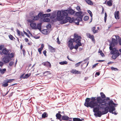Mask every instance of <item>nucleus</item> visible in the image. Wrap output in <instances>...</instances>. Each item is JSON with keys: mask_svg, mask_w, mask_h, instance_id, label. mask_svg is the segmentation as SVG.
<instances>
[{"mask_svg": "<svg viewBox=\"0 0 121 121\" xmlns=\"http://www.w3.org/2000/svg\"><path fill=\"white\" fill-rule=\"evenodd\" d=\"M102 101L100 97L97 98L92 97L91 98H87L85 99L84 105L88 108L89 107L93 108V111L95 116L100 117L102 115L107 113L108 112L110 113L117 114L116 112H113L115 110V107L117 104L115 103L112 100H111L108 103L102 104Z\"/></svg>", "mask_w": 121, "mask_h": 121, "instance_id": "1", "label": "nucleus"}, {"mask_svg": "<svg viewBox=\"0 0 121 121\" xmlns=\"http://www.w3.org/2000/svg\"><path fill=\"white\" fill-rule=\"evenodd\" d=\"M74 11L72 9L69 10H62L58 11L56 14L57 19L58 21H60L64 18L65 16H68V14L73 15L74 14Z\"/></svg>", "mask_w": 121, "mask_h": 121, "instance_id": "2", "label": "nucleus"}, {"mask_svg": "<svg viewBox=\"0 0 121 121\" xmlns=\"http://www.w3.org/2000/svg\"><path fill=\"white\" fill-rule=\"evenodd\" d=\"M112 55V58L114 60L115 59L117 58L120 55V53L116 49H114L112 51H111L110 52Z\"/></svg>", "mask_w": 121, "mask_h": 121, "instance_id": "3", "label": "nucleus"}, {"mask_svg": "<svg viewBox=\"0 0 121 121\" xmlns=\"http://www.w3.org/2000/svg\"><path fill=\"white\" fill-rule=\"evenodd\" d=\"M65 18V19L64 20H61L62 23V24L65 23L67 22L68 21L70 23H72L73 21L74 18L72 17L71 18L70 17L67 16H66Z\"/></svg>", "mask_w": 121, "mask_h": 121, "instance_id": "4", "label": "nucleus"}, {"mask_svg": "<svg viewBox=\"0 0 121 121\" xmlns=\"http://www.w3.org/2000/svg\"><path fill=\"white\" fill-rule=\"evenodd\" d=\"M74 37L75 39H76L75 41L76 43L82 44L81 42L82 38L80 36H78V34L75 33L74 34Z\"/></svg>", "mask_w": 121, "mask_h": 121, "instance_id": "5", "label": "nucleus"}, {"mask_svg": "<svg viewBox=\"0 0 121 121\" xmlns=\"http://www.w3.org/2000/svg\"><path fill=\"white\" fill-rule=\"evenodd\" d=\"M75 41V40L74 39L71 38L67 43L68 46L70 50H72V48L73 46V43Z\"/></svg>", "mask_w": 121, "mask_h": 121, "instance_id": "6", "label": "nucleus"}, {"mask_svg": "<svg viewBox=\"0 0 121 121\" xmlns=\"http://www.w3.org/2000/svg\"><path fill=\"white\" fill-rule=\"evenodd\" d=\"M82 17H78L75 19H74L73 22L75 23L77 25L79 24V22L82 21Z\"/></svg>", "mask_w": 121, "mask_h": 121, "instance_id": "7", "label": "nucleus"}, {"mask_svg": "<svg viewBox=\"0 0 121 121\" xmlns=\"http://www.w3.org/2000/svg\"><path fill=\"white\" fill-rule=\"evenodd\" d=\"M11 50L7 49L6 48L3 49L2 50V53L4 55L8 56L9 53L10 52Z\"/></svg>", "mask_w": 121, "mask_h": 121, "instance_id": "8", "label": "nucleus"}, {"mask_svg": "<svg viewBox=\"0 0 121 121\" xmlns=\"http://www.w3.org/2000/svg\"><path fill=\"white\" fill-rule=\"evenodd\" d=\"M10 59L8 56L4 57L2 59V61L5 63L9 62L10 60Z\"/></svg>", "mask_w": 121, "mask_h": 121, "instance_id": "9", "label": "nucleus"}, {"mask_svg": "<svg viewBox=\"0 0 121 121\" xmlns=\"http://www.w3.org/2000/svg\"><path fill=\"white\" fill-rule=\"evenodd\" d=\"M42 64L44 66L49 68H51V65L50 63L48 61L42 63Z\"/></svg>", "mask_w": 121, "mask_h": 121, "instance_id": "10", "label": "nucleus"}, {"mask_svg": "<svg viewBox=\"0 0 121 121\" xmlns=\"http://www.w3.org/2000/svg\"><path fill=\"white\" fill-rule=\"evenodd\" d=\"M70 72L73 74H81V72L80 71H77L76 69H73L70 71Z\"/></svg>", "mask_w": 121, "mask_h": 121, "instance_id": "11", "label": "nucleus"}, {"mask_svg": "<svg viewBox=\"0 0 121 121\" xmlns=\"http://www.w3.org/2000/svg\"><path fill=\"white\" fill-rule=\"evenodd\" d=\"M62 120L64 121H68L69 120V119H71V118H69L68 116H63L61 117Z\"/></svg>", "mask_w": 121, "mask_h": 121, "instance_id": "12", "label": "nucleus"}, {"mask_svg": "<svg viewBox=\"0 0 121 121\" xmlns=\"http://www.w3.org/2000/svg\"><path fill=\"white\" fill-rule=\"evenodd\" d=\"M119 12L117 11L115 13V17L116 19H120L119 16Z\"/></svg>", "mask_w": 121, "mask_h": 121, "instance_id": "13", "label": "nucleus"}, {"mask_svg": "<svg viewBox=\"0 0 121 121\" xmlns=\"http://www.w3.org/2000/svg\"><path fill=\"white\" fill-rule=\"evenodd\" d=\"M95 29L96 27L95 26L91 28V30L94 34L97 33L98 32V30Z\"/></svg>", "mask_w": 121, "mask_h": 121, "instance_id": "14", "label": "nucleus"}, {"mask_svg": "<svg viewBox=\"0 0 121 121\" xmlns=\"http://www.w3.org/2000/svg\"><path fill=\"white\" fill-rule=\"evenodd\" d=\"M100 95H101V97L99 96V97H96V98H97L98 97H100L101 99H102V104H103V103H104V102H103V100H102V98H106V96H105V95H104V94L102 92H101L100 93Z\"/></svg>", "mask_w": 121, "mask_h": 121, "instance_id": "15", "label": "nucleus"}, {"mask_svg": "<svg viewBox=\"0 0 121 121\" xmlns=\"http://www.w3.org/2000/svg\"><path fill=\"white\" fill-rule=\"evenodd\" d=\"M42 23H40L37 24V26H36V29H38L39 30H41V29Z\"/></svg>", "mask_w": 121, "mask_h": 121, "instance_id": "16", "label": "nucleus"}, {"mask_svg": "<svg viewBox=\"0 0 121 121\" xmlns=\"http://www.w3.org/2000/svg\"><path fill=\"white\" fill-rule=\"evenodd\" d=\"M56 11H55L53 12L52 15L50 17V18L51 19H53L55 18L56 16Z\"/></svg>", "mask_w": 121, "mask_h": 121, "instance_id": "17", "label": "nucleus"}, {"mask_svg": "<svg viewBox=\"0 0 121 121\" xmlns=\"http://www.w3.org/2000/svg\"><path fill=\"white\" fill-rule=\"evenodd\" d=\"M31 18L33 20H38L39 18V17L37 15L35 16H31Z\"/></svg>", "mask_w": 121, "mask_h": 121, "instance_id": "18", "label": "nucleus"}, {"mask_svg": "<svg viewBox=\"0 0 121 121\" xmlns=\"http://www.w3.org/2000/svg\"><path fill=\"white\" fill-rule=\"evenodd\" d=\"M14 53L12 52L11 53H9L8 55V57H9V58L10 59L11 58L14 57Z\"/></svg>", "mask_w": 121, "mask_h": 121, "instance_id": "19", "label": "nucleus"}, {"mask_svg": "<svg viewBox=\"0 0 121 121\" xmlns=\"http://www.w3.org/2000/svg\"><path fill=\"white\" fill-rule=\"evenodd\" d=\"M77 44H76L75 45V46H73V47L72 48V49H75L76 50H77L78 49V47H79L80 46H82V44H81L80 43V44L77 43Z\"/></svg>", "mask_w": 121, "mask_h": 121, "instance_id": "20", "label": "nucleus"}, {"mask_svg": "<svg viewBox=\"0 0 121 121\" xmlns=\"http://www.w3.org/2000/svg\"><path fill=\"white\" fill-rule=\"evenodd\" d=\"M36 24L35 23H30V26L32 29H36Z\"/></svg>", "mask_w": 121, "mask_h": 121, "instance_id": "21", "label": "nucleus"}, {"mask_svg": "<svg viewBox=\"0 0 121 121\" xmlns=\"http://www.w3.org/2000/svg\"><path fill=\"white\" fill-rule=\"evenodd\" d=\"M107 5L109 6H111L112 5V0H109L107 2Z\"/></svg>", "mask_w": 121, "mask_h": 121, "instance_id": "22", "label": "nucleus"}, {"mask_svg": "<svg viewBox=\"0 0 121 121\" xmlns=\"http://www.w3.org/2000/svg\"><path fill=\"white\" fill-rule=\"evenodd\" d=\"M42 33L45 35H47L48 33V31L47 29H44L42 30Z\"/></svg>", "mask_w": 121, "mask_h": 121, "instance_id": "23", "label": "nucleus"}, {"mask_svg": "<svg viewBox=\"0 0 121 121\" xmlns=\"http://www.w3.org/2000/svg\"><path fill=\"white\" fill-rule=\"evenodd\" d=\"M48 47L49 49L51 51H53L54 52L55 51V48L53 47L52 46L50 45H49L48 46Z\"/></svg>", "mask_w": 121, "mask_h": 121, "instance_id": "24", "label": "nucleus"}, {"mask_svg": "<svg viewBox=\"0 0 121 121\" xmlns=\"http://www.w3.org/2000/svg\"><path fill=\"white\" fill-rule=\"evenodd\" d=\"M85 1L89 5H92L93 4V3L90 0H85Z\"/></svg>", "mask_w": 121, "mask_h": 121, "instance_id": "25", "label": "nucleus"}, {"mask_svg": "<svg viewBox=\"0 0 121 121\" xmlns=\"http://www.w3.org/2000/svg\"><path fill=\"white\" fill-rule=\"evenodd\" d=\"M31 74V73L26 74L23 77V79L27 78H28L30 76Z\"/></svg>", "mask_w": 121, "mask_h": 121, "instance_id": "26", "label": "nucleus"}, {"mask_svg": "<svg viewBox=\"0 0 121 121\" xmlns=\"http://www.w3.org/2000/svg\"><path fill=\"white\" fill-rule=\"evenodd\" d=\"M48 114L46 112H44L42 115V117L43 118H45L47 117Z\"/></svg>", "mask_w": 121, "mask_h": 121, "instance_id": "27", "label": "nucleus"}, {"mask_svg": "<svg viewBox=\"0 0 121 121\" xmlns=\"http://www.w3.org/2000/svg\"><path fill=\"white\" fill-rule=\"evenodd\" d=\"M112 43L114 45H116L117 43V41L115 39H112Z\"/></svg>", "mask_w": 121, "mask_h": 121, "instance_id": "28", "label": "nucleus"}, {"mask_svg": "<svg viewBox=\"0 0 121 121\" xmlns=\"http://www.w3.org/2000/svg\"><path fill=\"white\" fill-rule=\"evenodd\" d=\"M61 114L59 113H57L56 115V116L57 118L59 120L61 118Z\"/></svg>", "mask_w": 121, "mask_h": 121, "instance_id": "29", "label": "nucleus"}, {"mask_svg": "<svg viewBox=\"0 0 121 121\" xmlns=\"http://www.w3.org/2000/svg\"><path fill=\"white\" fill-rule=\"evenodd\" d=\"M50 19L48 18H44L43 20V21L44 22H50Z\"/></svg>", "mask_w": 121, "mask_h": 121, "instance_id": "30", "label": "nucleus"}, {"mask_svg": "<svg viewBox=\"0 0 121 121\" xmlns=\"http://www.w3.org/2000/svg\"><path fill=\"white\" fill-rule=\"evenodd\" d=\"M6 69H0V73L2 74H3L6 71Z\"/></svg>", "mask_w": 121, "mask_h": 121, "instance_id": "31", "label": "nucleus"}, {"mask_svg": "<svg viewBox=\"0 0 121 121\" xmlns=\"http://www.w3.org/2000/svg\"><path fill=\"white\" fill-rule=\"evenodd\" d=\"M51 16V14L50 13L48 14H43V17H50Z\"/></svg>", "mask_w": 121, "mask_h": 121, "instance_id": "32", "label": "nucleus"}, {"mask_svg": "<svg viewBox=\"0 0 121 121\" xmlns=\"http://www.w3.org/2000/svg\"><path fill=\"white\" fill-rule=\"evenodd\" d=\"M73 121H82L79 118H74L73 119Z\"/></svg>", "mask_w": 121, "mask_h": 121, "instance_id": "33", "label": "nucleus"}, {"mask_svg": "<svg viewBox=\"0 0 121 121\" xmlns=\"http://www.w3.org/2000/svg\"><path fill=\"white\" fill-rule=\"evenodd\" d=\"M14 79H7L6 80L5 82L7 83H10L12 82L14 80Z\"/></svg>", "mask_w": 121, "mask_h": 121, "instance_id": "34", "label": "nucleus"}, {"mask_svg": "<svg viewBox=\"0 0 121 121\" xmlns=\"http://www.w3.org/2000/svg\"><path fill=\"white\" fill-rule=\"evenodd\" d=\"M87 12L90 14V16L91 17V21H92V16H93V14H92V12H91V11L90 10H88L87 11Z\"/></svg>", "mask_w": 121, "mask_h": 121, "instance_id": "35", "label": "nucleus"}, {"mask_svg": "<svg viewBox=\"0 0 121 121\" xmlns=\"http://www.w3.org/2000/svg\"><path fill=\"white\" fill-rule=\"evenodd\" d=\"M99 52L100 53V54L102 57H103L104 56V55L102 52L101 50L100 49H99Z\"/></svg>", "mask_w": 121, "mask_h": 121, "instance_id": "36", "label": "nucleus"}, {"mask_svg": "<svg viewBox=\"0 0 121 121\" xmlns=\"http://www.w3.org/2000/svg\"><path fill=\"white\" fill-rule=\"evenodd\" d=\"M59 63L61 65H64L67 64V62L66 61H63V62H59Z\"/></svg>", "mask_w": 121, "mask_h": 121, "instance_id": "37", "label": "nucleus"}, {"mask_svg": "<svg viewBox=\"0 0 121 121\" xmlns=\"http://www.w3.org/2000/svg\"><path fill=\"white\" fill-rule=\"evenodd\" d=\"M43 12H40L38 14V15L39 17V18L40 17H42V16L43 17Z\"/></svg>", "mask_w": 121, "mask_h": 121, "instance_id": "38", "label": "nucleus"}, {"mask_svg": "<svg viewBox=\"0 0 121 121\" xmlns=\"http://www.w3.org/2000/svg\"><path fill=\"white\" fill-rule=\"evenodd\" d=\"M82 62V61H81L76 64L75 65V67H77L79 66L80 65L81 63Z\"/></svg>", "mask_w": 121, "mask_h": 121, "instance_id": "39", "label": "nucleus"}, {"mask_svg": "<svg viewBox=\"0 0 121 121\" xmlns=\"http://www.w3.org/2000/svg\"><path fill=\"white\" fill-rule=\"evenodd\" d=\"M89 19V17L87 16H86L84 17L83 20L84 21H87Z\"/></svg>", "mask_w": 121, "mask_h": 121, "instance_id": "40", "label": "nucleus"}, {"mask_svg": "<svg viewBox=\"0 0 121 121\" xmlns=\"http://www.w3.org/2000/svg\"><path fill=\"white\" fill-rule=\"evenodd\" d=\"M9 37L10 39L12 40H13V39H15V38L13 37V36L11 35H9Z\"/></svg>", "mask_w": 121, "mask_h": 121, "instance_id": "41", "label": "nucleus"}, {"mask_svg": "<svg viewBox=\"0 0 121 121\" xmlns=\"http://www.w3.org/2000/svg\"><path fill=\"white\" fill-rule=\"evenodd\" d=\"M107 14L106 13H105V16L104 17V20L105 22V23L107 20Z\"/></svg>", "mask_w": 121, "mask_h": 121, "instance_id": "42", "label": "nucleus"}, {"mask_svg": "<svg viewBox=\"0 0 121 121\" xmlns=\"http://www.w3.org/2000/svg\"><path fill=\"white\" fill-rule=\"evenodd\" d=\"M86 35L87 36V37L90 39H91V35L90 33H87L86 34Z\"/></svg>", "mask_w": 121, "mask_h": 121, "instance_id": "43", "label": "nucleus"}, {"mask_svg": "<svg viewBox=\"0 0 121 121\" xmlns=\"http://www.w3.org/2000/svg\"><path fill=\"white\" fill-rule=\"evenodd\" d=\"M22 51L23 52V54L24 56H25L26 55V51L24 49H23L22 50Z\"/></svg>", "mask_w": 121, "mask_h": 121, "instance_id": "44", "label": "nucleus"}, {"mask_svg": "<svg viewBox=\"0 0 121 121\" xmlns=\"http://www.w3.org/2000/svg\"><path fill=\"white\" fill-rule=\"evenodd\" d=\"M6 83H5L3 84H2V86L3 87H5L7 86L8 85V83H7V82H6Z\"/></svg>", "mask_w": 121, "mask_h": 121, "instance_id": "45", "label": "nucleus"}, {"mask_svg": "<svg viewBox=\"0 0 121 121\" xmlns=\"http://www.w3.org/2000/svg\"><path fill=\"white\" fill-rule=\"evenodd\" d=\"M28 22H29L30 23H34V21L33 20H32L31 19L28 20Z\"/></svg>", "mask_w": 121, "mask_h": 121, "instance_id": "46", "label": "nucleus"}, {"mask_svg": "<svg viewBox=\"0 0 121 121\" xmlns=\"http://www.w3.org/2000/svg\"><path fill=\"white\" fill-rule=\"evenodd\" d=\"M14 64V62L13 61H10L9 64V65L10 66H11Z\"/></svg>", "mask_w": 121, "mask_h": 121, "instance_id": "47", "label": "nucleus"}, {"mask_svg": "<svg viewBox=\"0 0 121 121\" xmlns=\"http://www.w3.org/2000/svg\"><path fill=\"white\" fill-rule=\"evenodd\" d=\"M17 31L18 35L19 36H20L21 35L20 31L18 29H17Z\"/></svg>", "mask_w": 121, "mask_h": 121, "instance_id": "48", "label": "nucleus"}, {"mask_svg": "<svg viewBox=\"0 0 121 121\" xmlns=\"http://www.w3.org/2000/svg\"><path fill=\"white\" fill-rule=\"evenodd\" d=\"M91 39L92 41L94 42L95 41V40L94 38V36L93 35H92L91 37Z\"/></svg>", "mask_w": 121, "mask_h": 121, "instance_id": "49", "label": "nucleus"}, {"mask_svg": "<svg viewBox=\"0 0 121 121\" xmlns=\"http://www.w3.org/2000/svg\"><path fill=\"white\" fill-rule=\"evenodd\" d=\"M43 49H42L40 48L38 49V51L40 54H41V51Z\"/></svg>", "mask_w": 121, "mask_h": 121, "instance_id": "50", "label": "nucleus"}, {"mask_svg": "<svg viewBox=\"0 0 121 121\" xmlns=\"http://www.w3.org/2000/svg\"><path fill=\"white\" fill-rule=\"evenodd\" d=\"M109 49L110 50H112L111 51H113V50L114 49H116L115 48H113L111 46H110L109 47Z\"/></svg>", "mask_w": 121, "mask_h": 121, "instance_id": "51", "label": "nucleus"}, {"mask_svg": "<svg viewBox=\"0 0 121 121\" xmlns=\"http://www.w3.org/2000/svg\"><path fill=\"white\" fill-rule=\"evenodd\" d=\"M45 73H48V74H51V73L50 71H47L45 72L43 74H44Z\"/></svg>", "mask_w": 121, "mask_h": 121, "instance_id": "52", "label": "nucleus"}, {"mask_svg": "<svg viewBox=\"0 0 121 121\" xmlns=\"http://www.w3.org/2000/svg\"><path fill=\"white\" fill-rule=\"evenodd\" d=\"M111 69L112 70H113L114 71H116L118 70V69L117 68H114L113 67H111Z\"/></svg>", "mask_w": 121, "mask_h": 121, "instance_id": "53", "label": "nucleus"}, {"mask_svg": "<svg viewBox=\"0 0 121 121\" xmlns=\"http://www.w3.org/2000/svg\"><path fill=\"white\" fill-rule=\"evenodd\" d=\"M43 53L45 56H47V55H46V53H47V51L46 50H44V51L43 52Z\"/></svg>", "mask_w": 121, "mask_h": 121, "instance_id": "54", "label": "nucleus"}, {"mask_svg": "<svg viewBox=\"0 0 121 121\" xmlns=\"http://www.w3.org/2000/svg\"><path fill=\"white\" fill-rule=\"evenodd\" d=\"M76 9L78 10V11H80L81 10L79 6H77L76 7Z\"/></svg>", "mask_w": 121, "mask_h": 121, "instance_id": "55", "label": "nucleus"}, {"mask_svg": "<svg viewBox=\"0 0 121 121\" xmlns=\"http://www.w3.org/2000/svg\"><path fill=\"white\" fill-rule=\"evenodd\" d=\"M107 100H108V101H107L106 102H105V103H104H104H108V102H109V101L111 100H110V98H109V97H107Z\"/></svg>", "mask_w": 121, "mask_h": 121, "instance_id": "56", "label": "nucleus"}, {"mask_svg": "<svg viewBox=\"0 0 121 121\" xmlns=\"http://www.w3.org/2000/svg\"><path fill=\"white\" fill-rule=\"evenodd\" d=\"M57 42L59 44H60V42L59 41V39L58 37L57 38Z\"/></svg>", "mask_w": 121, "mask_h": 121, "instance_id": "57", "label": "nucleus"}, {"mask_svg": "<svg viewBox=\"0 0 121 121\" xmlns=\"http://www.w3.org/2000/svg\"><path fill=\"white\" fill-rule=\"evenodd\" d=\"M98 63H96L93 66H92V68H95L96 66L98 64Z\"/></svg>", "mask_w": 121, "mask_h": 121, "instance_id": "58", "label": "nucleus"}, {"mask_svg": "<svg viewBox=\"0 0 121 121\" xmlns=\"http://www.w3.org/2000/svg\"><path fill=\"white\" fill-rule=\"evenodd\" d=\"M23 32L24 33V34L26 35L28 37H30L29 35L25 31H23Z\"/></svg>", "mask_w": 121, "mask_h": 121, "instance_id": "59", "label": "nucleus"}, {"mask_svg": "<svg viewBox=\"0 0 121 121\" xmlns=\"http://www.w3.org/2000/svg\"><path fill=\"white\" fill-rule=\"evenodd\" d=\"M51 27V26L50 24H49L47 25V27L48 28H50Z\"/></svg>", "mask_w": 121, "mask_h": 121, "instance_id": "60", "label": "nucleus"}, {"mask_svg": "<svg viewBox=\"0 0 121 121\" xmlns=\"http://www.w3.org/2000/svg\"><path fill=\"white\" fill-rule=\"evenodd\" d=\"M44 45L43 44H42L41 46V47L40 48H42V49H43L44 47Z\"/></svg>", "mask_w": 121, "mask_h": 121, "instance_id": "61", "label": "nucleus"}, {"mask_svg": "<svg viewBox=\"0 0 121 121\" xmlns=\"http://www.w3.org/2000/svg\"><path fill=\"white\" fill-rule=\"evenodd\" d=\"M24 40L26 42H28L29 41L28 39L27 38H25Z\"/></svg>", "mask_w": 121, "mask_h": 121, "instance_id": "62", "label": "nucleus"}, {"mask_svg": "<svg viewBox=\"0 0 121 121\" xmlns=\"http://www.w3.org/2000/svg\"><path fill=\"white\" fill-rule=\"evenodd\" d=\"M4 46L3 45H1L0 46V50H1L3 49Z\"/></svg>", "mask_w": 121, "mask_h": 121, "instance_id": "63", "label": "nucleus"}, {"mask_svg": "<svg viewBox=\"0 0 121 121\" xmlns=\"http://www.w3.org/2000/svg\"><path fill=\"white\" fill-rule=\"evenodd\" d=\"M4 64L3 62L1 61H0V66H2Z\"/></svg>", "mask_w": 121, "mask_h": 121, "instance_id": "64", "label": "nucleus"}]
</instances>
